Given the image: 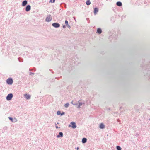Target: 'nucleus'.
<instances>
[{
  "label": "nucleus",
  "instance_id": "18",
  "mask_svg": "<svg viewBox=\"0 0 150 150\" xmlns=\"http://www.w3.org/2000/svg\"><path fill=\"white\" fill-rule=\"evenodd\" d=\"M116 149L117 150H121V148L119 146H117Z\"/></svg>",
  "mask_w": 150,
  "mask_h": 150
},
{
  "label": "nucleus",
  "instance_id": "15",
  "mask_svg": "<svg viewBox=\"0 0 150 150\" xmlns=\"http://www.w3.org/2000/svg\"><path fill=\"white\" fill-rule=\"evenodd\" d=\"M97 32L99 34H100L102 33L101 29L100 28H98L97 29Z\"/></svg>",
  "mask_w": 150,
  "mask_h": 150
},
{
  "label": "nucleus",
  "instance_id": "9",
  "mask_svg": "<svg viewBox=\"0 0 150 150\" xmlns=\"http://www.w3.org/2000/svg\"><path fill=\"white\" fill-rule=\"evenodd\" d=\"M78 105L77 108H79L84 103H82L80 102V100L78 101Z\"/></svg>",
  "mask_w": 150,
  "mask_h": 150
},
{
  "label": "nucleus",
  "instance_id": "22",
  "mask_svg": "<svg viewBox=\"0 0 150 150\" xmlns=\"http://www.w3.org/2000/svg\"><path fill=\"white\" fill-rule=\"evenodd\" d=\"M55 1V0H50V2L51 3H54Z\"/></svg>",
  "mask_w": 150,
  "mask_h": 150
},
{
  "label": "nucleus",
  "instance_id": "6",
  "mask_svg": "<svg viewBox=\"0 0 150 150\" xmlns=\"http://www.w3.org/2000/svg\"><path fill=\"white\" fill-rule=\"evenodd\" d=\"M52 25L53 26L56 28H59L60 26V24L57 23H53Z\"/></svg>",
  "mask_w": 150,
  "mask_h": 150
},
{
  "label": "nucleus",
  "instance_id": "21",
  "mask_svg": "<svg viewBox=\"0 0 150 150\" xmlns=\"http://www.w3.org/2000/svg\"><path fill=\"white\" fill-rule=\"evenodd\" d=\"M9 119L12 122H13V119L11 117H8Z\"/></svg>",
  "mask_w": 150,
  "mask_h": 150
},
{
  "label": "nucleus",
  "instance_id": "32",
  "mask_svg": "<svg viewBox=\"0 0 150 150\" xmlns=\"http://www.w3.org/2000/svg\"><path fill=\"white\" fill-rule=\"evenodd\" d=\"M76 149L77 150H78L79 149V148L78 147H77V148H76Z\"/></svg>",
  "mask_w": 150,
  "mask_h": 150
},
{
  "label": "nucleus",
  "instance_id": "13",
  "mask_svg": "<svg viewBox=\"0 0 150 150\" xmlns=\"http://www.w3.org/2000/svg\"><path fill=\"white\" fill-rule=\"evenodd\" d=\"M87 139L85 138H83L82 139V142L83 143H85L86 142Z\"/></svg>",
  "mask_w": 150,
  "mask_h": 150
},
{
  "label": "nucleus",
  "instance_id": "3",
  "mask_svg": "<svg viewBox=\"0 0 150 150\" xmlns=\"http://www.w3.org/2000/svg\"><path fill=\"white\" fill-rule=\"evenodd\" d=\"M7 83L9 85H11L13 82V81L11 78H8L6 81Z\"/></svg>",
  "mask_w": 150,
  "mask_h": 150
},
{
  "label": "nucleus",
  "instance_id": "10",
  "mask_svg": "<svg viewBox=\"0 0 150 150\" xmlns=\"http://www.w3.org/2000/svg\"><path fill=\"white\" fill-rule=\"evenodd\" d=\"M99 127L100 129H103L105 128V125L103 123H101L99 125Z\"/></svg>",
  "mask_w": 150,
  "mask_h": 150
},
{
  "label": "nucleus",
  "instance_id": "2",
  "mask_svg": "<svg viewBox=\"0 0 150 150\" xmlns=\"http://www.w3.org/2000/svg\"><path fill=\"white\" fill-rule=\"evenodd\" d=\"M13 97V95L12 93L8 94L6 97V99L8 100H10L12 99Z\"/></svg>",
  "mask_w": 150,
  "mask_h": 150
},
{
  "label": "nucleus",
  "instance_id": "16",
  "mask_svg": "<svg viewBox=\"0 0 150 150\" xmlns=\"http://www.w3.org/2000/svg\"><path fill=\"white\" fill-rule=\"evenodd\" d=\"M69 103H67L64 105V106L65 107L67 108L69 106Z\"/></svg>",
  "mask_w": 150,
  "mask_h": 150
},
{
  "label": "nucleus",
  "instance_id": "19",
  "mask_svg": "<svg viewBox=\"0 0 150 150\" xmlns=\"http://www.w3.org/2000/svg\"><path fill=\"white\" fill-rule=\"evenodd\" d=\"M61 113V111H58L57 112V114L58 115H60Z\"/></svg>",
  "mask_w": 150,
  "mask_h": 150
},
{
  "label": "nucleus",
  "instance_id": "11",
  "mask_svg": "<svg viewBox=\"0 0 150 150\" xmlns=\"http://www.w3.org/2000/svg\"><path fill=\"white\" fill-rule=\"evenodd\" d=\"M63 136V133L62 132H59V134L57 135V138H60L62 137Z\"/></svg>",
  "mask_w": 150,
  "mask_h": 150
},
{
  "label": "nucleus",
  "instance_id": "33",
  "mask_svg": "<svg viewBox=\"0 0 150 150\" xmlns=\"http://www.w3.org/2000/svg\"><path fill=\"white\" fill-rule=\"evenodd\" d=\"M119 120H118V121H119Z\"/></svg>",
  "mask_w": 150,
  "mask_h": 150
},
{
  "label": "nucleus",
  "instance_id": "12",
  "mask_svg": "<svg viewBox=\"0 0 150 150\" xmlns=\"http://www.w3.org/2000/svg\"><path fill=\"white\" fill-rule=\"evenodd\" d=\"M98 10L97 8H95L94 9V13L95 15H96L98 12Z\"/></svg>",
  "mask_w": 150,
  "mask_h": 150
},
{
  "label": "nucleus",
  "instance_id": "31",
  "mask_svg": "<svg viewBox=\"0 0 150 150\" xmlns=\"http://www.w3.org/2000/svg\"><path fill=\"white\" fill-rule=\"evenodd\" d=\"M71 103L73 105V104H74V103H73V101H72L71 102Z\"/></svg>",
  "mask_w": 150,
  "mask_h": 150
},
{
  "label": "nucleus",
  "instance_id": "27",
  "mask_svg": "<svg viewBox=\"0 0 150 150\" xmlns=\"http://www.w3.org/2000/svg\"><path fill=\"white\" fill-rule=\"evenodd\" d=\"M55 127H56V128H57V129H58V128H59V127H58V126L56 125V124H55Z\"/></svg>",
  "mask_w": 150,
  "mask_h": 150
},
{
  "label": "nucleus",
  "instance_id": "1",
  "mask_svg": "<svg viewBox=\"0 0 150 150\" xmlns=\"http://www.w3.org/2000/svg\"><path fill=\"white\" fill-rule=\"evenodd\" d=\"M71 124V126L70 125H69V127H71L73 128H76L77 126L76 125V123L73 122H71L70 123Z\"/></svg>",
  "mask_w": 150,
  "mask_h": 150
},
{
  "label": "nucleus",
  "instance_id": "8",
  "mask_svg": "<svg viewBox=\"0 0 150 150\" xmlns=\"http://www.w3.org/2000/svg\"><path fill=\"white\" fill-rule=\"evenodd\" d=\"M28 3V1L27 0L24 1L22 3V6H25Z\"/></svg>",
  "mask_w": 150,
  "mask_h": 150
},
{
  "label": "nucleus",
  "instance_id": "25",
  "mask_svg": "<svg viewBox=\"0 0 150 150\" xmlns=\"http://www.w3.org/2000/svg\"><path fill=\"white\" fill-rule=\"evenodd\" d=\"M17 120L16 118H14V121H13V122H17Z\"/></svg>",
  "mask_w": 150,
  "mask_h": 150
},
{
  "label": "nucleus",
  "instance_id": "24",
  "mask_svg": "<svg viewBox=\"0 0 150 150\" xmlns=\"http://www.w3.org/2000/svg\"><path fill=\"white\" fill-rule=\"evenodd\" d=\"M65 114V113L64 112H63L62 113H61V116H62V115H64Z\"/></svg>",
  "mask_w": 150,
  "mask_h": 150
},
{
  "label": "nucleus",
  "instance_id": "30",
  "mask_svg": "<svg viewBox=\"0 0 150 150\" xmlns=\"http://www.w3.org/2000/svg\"><path fill=\"white\" fill-rule=\"evenodd\" d=\"M63 28H66V26H65V25H63Z\"/></svg>",
  "mask_w": 150,
  "mask_h": 150
},
{
  "label": "nucleus",
  "instance_id": "4",
  "mask_svg": "<svg viewBox=\"0 0 150 150\" xmlns=\"http://www.w3.org/2000/svg\"><path fill=\"white\" fill-rule=\"evenodd\" d=\"M51 20L52 17H51V16L50 15H49L46 17L45 19V21L47 22H49L51 21Z\"/></svg>",
  "mask_w": 150,
  "mask_h": 150
},
{
  "label": "nucleus",
  "instance_id": "23",
  "mask_svg": "<svg viewBox=\"0 0 150 150\" xmlns=\"http://www.w3.org/2000/svg\"><path fill=\"white\" fill-rule=\"evenodd\" d=\"M65 24L67 25H68V22L66 20L65 21Z\"/></svg>",
  "mask_w": 150,
  "mask_h": 150
},
{
  "label": "nucleus",
  "instance_id": "5",
  "mask_svg": "<svg viewBox=\"0 0 150 150\" xmlns=\"http://www.w3.org/2000/svg\"><path fill=\"white\" fill-rule=\"evenodd\" d=\"M24 97L27 100H29L31 98V96L29 94L26 93L24 95Z\"/></svg>",
  "mask_w": 150,
  "mask_h": 150
},
{
  "label": "nucleus",
  "instance_id": "29",
  "mask_svg": "<svg viewBox=\"0 0 150 150\" xmlns=\"http://www.w3.org/2000/svg\"><path fill=\"white\" fill-rule=\"evenodd\" d=\"M78 104L77 103H74V104H73V105H77L78 106Z\"/></svg>",
  "mask_w": 150,
  "mask_h": 150
},
{
  "label": "nucleus",
  "instance_id": "7",
  "mask_svg": "<svg viewBox=\"0 0 150 150\" xmlns=\"http://www.w3.org/2000/svg\"><path fill=\"white\" fill-rule=\"evenodd\" d=\"M31 6L30 5H28L25 8V11H26L28 12L31 9Z\"/></svg>",
  "mask_w": 150,
  "mask_h": 150
},
{
  "label": "nucleus",
  "instance_id": "28",
  "mask_svg": "<svg viewBox=\"0 0 150 150\" xmlns=\"http://www.w3.org/2000/svg\"><path fill=\"white\" fill-rule=\"evenodd\" d=\"M33 74H34V73H32V72L30 73V75H33Z\"/></svg>",
  "mask_w": 150,
  "mask_h": 150
},
{
  "label": "nucleus",
  "instance_id": "26",
  "mask_svg": "<svg viewBox=\"0 0 150 150\" xmlns=\"http://www.w3.org/2000/svg\"><path fill=\"white\" fill-rule=\"evenodd\" d=\"M67 27L69 28H71V26L70 25H67Z\"/></svg>",
  "mask_w": 150,
  "mask_h": 150
},
{
  "label": "nucleus",
  "instance_id": "20",
  "mask_svg": "<svg viewBox=\"0 0 150 150\" xmlns=\"http://www.w3.org/2000/svg\"><path fill=\"white\" fill-rule=\"evenodd\" d=\"M19 61L20 62H23V60L21 58H18Z\"/></svg>",
  "mask_w": 150,
  "mask_h": 150
},
{
  "label": "nucleus",
  "instance_id": "14",
  "mask_svg": "<svg viewBox=\"0 0 150 150\" xmlns=\"http://www.w3.org/2000/svg\"><path fill=\"white\" fill-rule=\"evenodd\" d=\"M116 5L119 6H121L122 5V3L120 1H118L117 2Z\"/></svg>",
  "mask_w": 150,
  "mask_h": 150
},
{
  "label": "nucleus",
  "instance_id": "17",
  "mask_svg": "<svg viewBox=\"0 0 150 150\" xmlns=\"http://www.w3.org/2000/svg\"><path fill=\"white\" fill-rule=\"evenodd\" d=\"M90 4H91V2L89 0L87 1L86 2V4L87 5H89Z\"/></svg>",
  "mask_w": 150,
  "mask_h": 150
}]
</instances>
